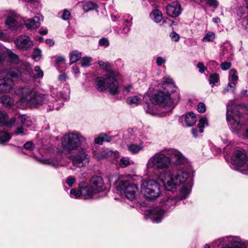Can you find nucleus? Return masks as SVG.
Instances as JSON below:
<instances>
[{"label": "nucleus", "mask_w": 248, "mask_h": 248, "mask_svg": "<svg viewBox=\"0 0 248 248\" xmlns=\"http://www.w3.org/2000/svg\"><path fill=\"white\" fill-rule=\"evenodd\" d=\"M146 166L148 170H161L164 172L159 175V178L168 191L175 190L178 186L187 180L189 176L188 173L184 170L166 171L170 166V159L167 155L165 149L151 156Z\"/></svg>", "instance_id": "obj_1"}, {"label": "nucleus", "mask_w": 248, "mask_h": 248, "mask_svg": "<svg viewBox=\"0 0 248 248\" xmlns=\"http://www.w3.org/2000/svg\"><path fill=\"white\" fill-rule=\"evenodd\" d=\"M161 86L163 91L152 95L150 100L153 104L165 109L162 112H169L174 108L179 100V93L177 92V88L172 79L169 77L162 78Z\"/></svg>", "instance_id": "obj_2"}, {"label": "nucleus", "mask_w": 248, "mask_h": 248, "mask_svg": "<svg viewBox=\"0 0 248 248\" xmlns=\"http://www.w3.org/2000/svg\"><path fill=\"white\" fill-rule=\"evenodd\" d=\"M16 93L20 98L19 103L23 106L38 107L46 102V97L44 94L28 88H20L16 91Z\"/></svg>", "instance_id": "obj_3"}, {"label": "nucleus", "mask_w": 248, "mask_h": 248, "mask_svg": "<svg viewBox=\"0 0 248 248\" xmlns=\"http://www.w3.org/2000/svg\"><path fill=\"white\" fill-rule=\"evenodd\" d=\"M180 202L178 196H166L160 202V206L148 211L151 220L154 222L158 223L164 217L166 211L175 207Z\"/></svg>", "instance_id": "obj_4"}, {"label": "nucleus", "mask_w": 248, "mask_h": 248, "mask_svg": "<svg viewBox=\"0 0 248 248\" xmlns=\"http://www.w3.org/2000/svg\"><path fill=\"white\" fill-rule=\"evenodd\" d=\"M81 187L82 194L90 199H92L94 194L104 191L106 188L103 179L98 176H92L90 179L89 184L81 182Z\"/></svg>", "instance_id": "obj_5"}, {"label": "nucleus", "mask_w": 248, "mask_h": 248, "mask_svg": "<svg viewBox=\"0 0 248 248\" xmlns=\"http://www.w3.org/2000/svg\"><path fill=\"white\" fill-rule=\"evenodd\" d=\"M238 107L232 105L227 107L226 119L232 131L240 134L246 130L248 138V128L246 130L244 125L240 122L239 116L237 113Z\"/></svg>", "instance_id": "obj_6"}, {"label": "nucleus", "mask_w": 248, "mask_h": 248, "mask_svg": "<svg viewBox=\"0 0 248 248\" xmlns=\"http://www.w3.org/2000/svg\"><path fill=\"white\" fill-rule=\"evenodd\" d=\"M140 187L141 193L149 200H155L161 195L160 186L154 180H142Z\"/></svg>", "instance_id": "obj_7"}, {"label": "nucleus", "mask_w": 248, "mask_h": 248, "mask_svg": "<svg viewBox=\"0 0 248 248\" xmlns=\"http://www.w3.org/2000/svg\"><path fill=\"white\" fill-rule=\"evenodd\" d=\"M85 141L86 139L80 133H70L63 136L62 144L64 151L71 153L78 150L81 143Z\"/></svg>", "instance_id": "obj_8"}, {"label": "nucleus", "mask_w": 248, "mask_h": 248, "mask_svg": "<svg viewBox=\"0 0 248 248\" xmlns=\"http://www.w3.org/2000/svg\"><path fill=\"white\" fill-rule=\"evenodd\" d=\"M247 159L246 155L243 152L235 151L232 156L231 163L234 169L239 170L245 174H248V164H246Z\"/></svg>", "instance_id": "obj_9"}, {"label": "nucleus", "mask_w": 248, "mask_h": 248, "mask_svg": "<svg viewBox=\"0 0 248 248\" xmlns=\"http://www.w3.org/2000/svg\"><path fill=\"white\" fill-rule=\"evenodd\" d=\"M116 188L118 192L120 194H124L126 198L130 201L135 199L136 194L137 192V187L134 184H130L126 181H120Z\"/></svg>", "instance_id": "obj_10"}, {"label": "nucleus", "mask_w": 248, "mask_h": 248, "mask_svg": "<svg viewBox=\"0 0 248 248\" xmlns=\"http://www.w3.org/2000/svg\"><path fill=\"white\" fill-rule=\"evenodd\" d=\"M69 159L72 162V164L76 167L80 168L86 166L89 163L90 156L81 149L78 153L76 155H71Z\"/></svg>", "instance_id": "obj_11"}, {"label": "nucleus", "mask_w": 248, "mask_h": 248, "mask_svg": "<svg viewBox=\"0 0 248 248\" xmlns=\"http://www.w3.org/2000/svg\"><path fill=\"white\" fill-rule=\"evenodd\" d=\"M116 74L113 71L108 72L107 78V90L111 95L119 93V83L116 78Z\"/></svg>", "instance_id": "obj_12"}, {"label": "nucleus", "mask_w": 248, "mask_h": 248, "mask_svg": "<svg viewBox=\"0 0 248 248\" xmlns=\"http://www.w3.org/2000/svg\"><path fill=\"white\" fill-rule=\"evenodd\" d=\"M165 150L167 155L170 159V163L172 161L175 164L181 165L186 161L185 157L178 150L166 148Z\"/></svg>", "instance_id": "obj_13"}, {"label": "nucleus", "mask_w": 248, "mask_h": 248, "mask_svg": "<svg viewBox=\"0 0 248 248\" xmlns=\"http://www.w3.org/2000/svg\"><path fill=\"white\" fill-rule=\"evenodd\" d=\"M15 44L17 49L22 50H27L33 46V42L26 35L18 36L15 41Z\"/></svg>", "instance_id": "obj_14"}, {"label": "nucleus", "mask_w": 248, "mask_h": 248, "mask_svg": "<svg viewBox=\"0 0 248 248\" xmlns=\"http://www.w3.org/2000/svg\"><path fill=\"white\" fill-rule=\"evenodd\" d=\"M222 239L224 242H228L222 248H245L242 240L239 237L230 236L224 237Z\"/></svg>", "instance_id": "obj_15"}, {"label": "nucleus", "mask_w": 248, "mask_h": 248, "mask_svg": "<svg viewBox=\"0 0 248 248\" xmlns=\"http://www.w3.org/2000/svg\"><path fill=\"white\" fill-rule=\"evenodd\" d=\"M166 12L168 15L170 17L178 16L182 12L180 4L178 1L171 2L167 6Z\"/></svg>", "instance_id": "obj_16"}, {"label": "nucleus", "mask_w": 248, "mask_h": 248, "mask_svg": "<svg viewBox=\"0 0 248 248\" xmlns=\"http://www.w3.org/2000/svg\"><path fill=\"white\" fill-rule=\"evenodd\" d=\"M14 85L13 80L9 77L0 79V93L9 92Z\"/></svg>", "instance_id": "obj_17"}, {"label": "nucleus", "mask_w": 248, "mask_h": 248, "mask_svg": "<svg viewBox=\"0 0 248 248\" xmlns=\"http://www.w3.org/2000/svg\"><path fill=\"white\" fill-rule=\"evenodd\" d=\"M15 121L16 118L14 117L8 120L7 114L3 111H0V126L11 127L15 122Z\"/></svg>", "instance_id": "obj_18"}, {"label": "nucleus", "mask_w": 248, "mask_h": 248, "mask_svg": "<svg viewBox=\"0 0 248 248\" xmlns=\"http://www.w3.org/2000/svg\"><path fill=\"white\" fill-rule=\"evenodd\" d=\"M18 18L13 16H8L5 21L6 25L12 30H16L21 26L18 22Z\"/></svg>", "instance_id": "obj_19"}, {"label": "nucleus", "mask_w": 248, "mask_h": 248, "mask_svg": "<svg viewBox=\"0 0 248 248\" xmlns=\"http://www.w3.org/2000/svg\"><path fill=\"white\" fill-rule=\"evenodd\" d=\"M25 24L28 29H36L40 26V18L35 16L32 18L28 19L25 21Z\"/></svg>", "instance_id": "obj_20"}, {"label": "nucleus", "mask_w": 248, "mask_h": 248, "mask_svg": "<svg viewBox=\"0 0 248 248\" xmlns=\"http://www.w3.org/2000/svg\"><path fill=\"white\" fill-rule=\"evenodd\" d=\"M95 83L99 92H103L107 90V78L102 77H97L95 80Z\"/></svg>", "instance_id": "obj_21"}, {"label": "nucleus", "mask_w": 248, "mask_h": 248, "mask_svg": "<svg viewBox=\"0 0 248 248\" xmlns=\"http://www.w3.org/2000/svg\"><path fill=\"white\" fill-rule=\"evenodd\" d=\"M128 150L132 154L139 153L140 151L144 149L143 142H140L139 144L132 143L127 146Z\"/></svg>", "instance_id": "obj_22"}, {"label": "nucleus", "mask_w": 248, "mask_h": 248, "mask_svg": "<svg viewBox=\"0 0 248 248\" xmlns=\"http://www.w3.org/2000/svg\"><path fill=\"white\" fill-rule=\"evenodd\" d=\"M36 159L37 161H38L39 163L41 164L47 165H50L54 167L57 166L58 161L59 160V159L58 158V157H55L53 159L36 157Z\"/></svg>", "instance_id": "obj_23"}, {"label": "nucleus", "mask_w": 248, "mask_h": 248, "mask_svg": "<svg viewBox=\"0 0 248 248\" xmlns=\"http://www.w3.org/2000/svg\"><path fill=\"white\" fill-rule=\"evenodd\" d=\"M3 74L6 75L5 77L16 78L21 75L20 71L16 68H10L9 69L5 70L3 71Z\"/></svg>", "instance_id": "obj_24"}, {"label": "nucleus", "mask_w": 248, "mask_h": 248, "mask_svg": "<svg viewBox=\"0 0 248 248\" xmlns=\"http://www.w3.org/2000/svg\"><path fill=\"white\" fill-rule=\"evenodd\" d=\"M197 119L195 115L192 112L187 113L185 116V122L186 126H191L196 122Z\"/></svg>", "instance_id": "obj_25"}, {"label": "nucleus", "mask_w": 248, "mask_h": 248, "mask_svg": "<svg viewBox=\"0 0 248 248\" xmlns=\"http://www.w3.org/2000/svg\"><path fill=\"white\" fill-rule=\"evenodd\" d=\"M150 16L156 23L160 22L162 19V13L158 9H155L151 13Z\"/></svg>", "instance_id": "obj_26"}, {"label": "nucleus", "mask_w": 248, "mask_h": 248, "mask_svg": "<svg viewBox=\"0 0 248 248\" xmlns=\"http://www.w3.org/2000/svg\"><path fill=\"white\" fill-rule=\"evenodd\" d=\"M126 102L128 105L138 106L141 103L142 99L139 96L135 95L127 97Z\"/></svg>", "instance_id": "obj_27"}, {"label": "nucleus", "mask_w": 248, "mask_h": 248, "mask_svg": "<svg viewBox=\"0 0 248 248\" xmlns=\"http://www.w3.org/2000/svg\"><path fill=\"white\" fill-rule=\"evenodd\" d=\"M79 190H77L75 189H72L70 191V194L74 195L75 198H78L81 196L84 199H90V198H87L82 192V188L81 187V182L78 185Z\"/></svg>", "instance_id": "obj_28"}, {"label": "nucleus", "mask_w": 248, "mask_h": 248, "mask_svg": "<svg viewBox=\"0 0 248 248\" xmlns=\"http://www.w3.org/2000/svg\"><path fill=\"white\" fill-rule=\"evenodd\" d=\"M1 102L5 107H9L14 104V99L10 96L4 95L1 97Z\"/></svg>", "instance_id": "obj_29"}, {"label": "nucleus", "mask_w": 248, "mask_h": 248, "mask_svg": "<svg viewBox=\"0 0 248 248\" xmlns=\"http://www.w3.org/2000/svg\"><path fill=\"white\" fill-rule=\"evenodd\" d=\"M190 191V188L189 186L187 185L184 186L180 191V196H178L180 201L185 199L189 194Z\"/></svg>", "instance_id": "obj_30"}, {"label": "nucleus", "mask_w": 248, "mask_h": 248, "mask_svg": "<svg viewBox=\"0 0 248 248\" xmlns=\"http://www.w3.org/2000/svg\"><path fill=\"white\" fill-rule=\"evenodd\" d=\"M70 64H71L76 62L81 58V54L78 51H74L70 53Z\"/></svg>", "instance_id": "obj_31"}, {"label": "nucleus", "mask_w": 248, "mask_h": 248, "mask_svg": "<svg viewBox=\"0 0 248 248\" xmlns=\"http://www.w3.org/2000/svg\"><path fill=\"white\" fill-rule=\"evenodd\" d=\"M208 125V122L206 117H202L199 120L197 127L200 129V132H203V128L205 126Z\"/></svg>", "instance_id": "obj_32"}, {"label": "nucleus", "mask_w": 248, "mask_h": 248, "mask_svg": "<svg viewBox=\"0 0 248 248\" xmlns=\"http://www.w3.org/2000/svg\"><path fill=\"white\" fill-rule=\"evenodd\" d=\"M132 25V22L131 21H129L128 20H126L125 21L124 23V27L123 29H119L117 33L118 34L120 33H127L129 32L130 30V27H131Z\"/></svg>", "instance_id": "obj_33"}, {"label": "nucleus", "mask_w": 248, "mask_h": 248, "mask_svg": "<svg viewBox=\"0 0 248 248\" xmlns=\"http://www.w3.org/2000/svg\"><path fill=\"white\" fill-rule=\"evenodd\" d=\"M219 80V76L218 74L214 73L210 75L209 78V83L213 87L216 83L218 82Z\"/></svg>", "instance_id": "obj_34"}, {"label": "nucleus", "mask_w": 248, "mask_h": 248, "mask_svg": "<svg viewBox=\"0 0 248 248\" xmlns=\"http://www.w3.org/2000/svg\"><path fill=\"white\" fill-rule=\"evenodd\" d=\"M11 136L9 133L4 131H0V143L2 144L9 141Z\"/></svg>", "instance_id": "obj_35"}, {"label": "nucleus", "mask_w": 248, "mask_h": 248, "mask_svg": "<svg viewBox=\"0 0 248 248\" xmlns=\"http://www.w3.org/2000/svg\"><path fill=\"white\" fill-rule=\"evenodd\" d=\"M7 55L10 61L13 63H16L18 61V57L17 55L13 53L10 50L7 51Z\"/></svg>", "instance_id": "obj_36"}, {"label": "nucleus", "mask_w": 248, "mask_h": 248, "mask_svg": "<svg viewBox=\"0 0 248 248\" xmlns=\"http://www.w3.org/2000/svg\"><path fill=\"white\" fill-rule=\"evenodd\" d=\"M20 120L24 126L29 127L32 124V122L25 115L20 116Z\"/></svg>", "instance_id": "obj_37"}, {"label": "nucleus", "mask_w": 248, "mask_h": 248, "mask_svg": "<svg viewBox=\"0 0 248 248\" xmlns=\"http://www.w3.org/2000/svg\"><path fill=\"white\" fill-rule=\"evenodd\" d=\"M92 59L90 57H83L80 61L81 65L82 67H89L90 65Z\"/></svg>", "instance_id": "obj_38"}, {"label": "nucleus", "mask_w": 248, "mask_h": 248, "mask_svg": "<svg viewBox=\"0 0 248 248\" xmlns=\"http://www.w3.org/2000/svg\"><path fill=\"white\" fill-rule=\"evenodd\" d=\"M96 5L92 2H88L85 3L83 6V9L85 12L93 10L96 8Z\"/></svg>", "instance_id": "obj_39"}, {"label": "nucleus", "mask_w": 248, "mask_h": 248, "mask_svg": "<svg viewBox=\"0 0 248 248\" xmlns=\"http://www.w3.org/2000/svg\"><path fill=\"white\" fill-rule=\"evenodd\" d=\"M238 76L236 75V71L234 69H232L229 71V80L231 81L237 82Z\"/></svg>", "instance_id": "obj_40"}, {"label": "nucleus", "mask_w": 248, "mask_h": 248, "mask_svg": "<svg viewBox=\"0 0 248 248\" xmlns=\"http://www.w3.org/2000/svg\"><path fill=\"white\" fill-rule=\"evenodd\" d=\"M34 71L37 73L34 75H33L32 77L34 79L38 78H41L44 76L43 71L41 69L40 67L39 66H36L34 68Z\"/></svg>", "instance_id": "obj_41"}, {"label": "nucleus", "mask_w": 248, "mask_h": 248, "mask_svg": "<svg viewBox=\"0 0 248 248\" xmlns=\"http://www.w3.org/2000/svg\"><path fill=\"white\" fill-rule=\"evenodd\" d=\"M31 57L33 59L35 60H40L42 57L41 50L37 48L34 49Z\"/></svg>", "instance_id": "obj_42"}, {"label": "nucleus", "mask_w": 248, "mask_h": 248, "mask_svg": "<svg viewBox=\"0 0 248 248\" xmlns=\"http://www.w3.org/2000/svg\"><path fill=\"white\" fill-rule=\"evenodd\" d=\"M215 38V34L212 32H208L202 38L203 42H211Z\"/></svg>", "instance_id": "obj_43"}, {"label": "nucleus", "mask_w": 248, "mask_h": 248, "mask_svg": "<svg viewBox=\"0 0 248 248\" xmlns=\"http://www.w3.org/2000/svg\"><path fill=\"white\" fill-rule=\"evenodd\" d=\"M98 64L100 66H101L103 69L106 70L107 71V75L108 74V72L109 71H111L109 70L111 65L110 63L108 62H104L103 61H99L98 62Z\"/></svg>", "instance_id": "obj_44"}, {"label": "nucleus", "mask_w": 248, "mask_h": 248, "mask_svg": "<svg viewBox=\"0 0 248 248\" xmlns=\"http://www.w3.org/2000/svg\"><path fill=\"white\" fill-rule=\"evenodd\" d=\"M119 164L121 167L125 168L127 167L130 164V162L129 158L128 157H122L120 161Z\"/></svg>", "instance_id": "obj_45"}, {"label": "nucleus", "mask_w": 248, "mask_h": 248, "mask_svg": "<svg viewBox=\"0 0 248 248\" xmlns=\"http://www.w3.org/2000/svg\"><path fill=\"white\" fill-rule=\"evenodd\" d=\"M22 69L26 71L27 74L29 75L31 77L32 76L31 74L33 72V70L30 64L26 63L24 64L23 65Z\"/></svg>", "instance_id": "obj_46"}, {"label": "nucleus", "mask_w": 248, "mask_h": 248, "mask_svg": "<svg viewBox=\"0 0 248 248\" xmlns=\"http://www.w3.org/2000/svg\"><path fill=\"white\" fill-rule=\"evenodd\" d=\"M146 112L152 115H156L159 114L153 108V105H147V108H145Z\"/></svg>", "instance_id": "obj_47"}, {"label": "nucleus", "mask_w": 248, "mask_h": 248, "mask_svg": "<svg viewBox=\"0 0 248 248\" xmlns=\"http://www.w3.org/2000/svg\"><path fill=\"white\" fill-rule=\"evenodd\" d=\"M65 59L63 57L59 56L56 57L55 63L57 66L58 67L59 65L64 64Z\"/></svg>", "instance_id": "obj_48"}, {"label": "nucleus", "mask_w": 248, "mask_h": 248, "mask_svg": "<svg viewBox=\"0 0 248 248\" xmlns=\"http://www.w3.org/2000/svg\"><path fill=\"white\" fill-rule=\"evenodd\" d=\"M109 41L108 39L103 38L99 40V45L101 46L107 47L109 46Z\"/></svg>", "instance_id": "obj_49"}, {"label": "nucleus", "mask_w": 248, "mask_h": 248, "mask_svg": "<svg viewBox=\"0 0 248 248\" xmlns=\"http://www.w3.org/2000/svg\"><path fill=\"white\" fill-rule=\"evenodd\" d=\"M75 181L76 179L75 178L72 176H69L67 177L66 183L69 186H72L75 183Z\"/></svg>", "instance_id": "obj_50"}, {"label": "nucleus", "mask_w": 248, "mask_h": 248, "mask_svg": "<svg viewBox=\"0 0 248 248\" xmlns=\"http://www.w3.org/2000/svg\"><path fill=\"white\" fill-rule=\"evenodd\" d=\"M170 36L171 40L173 41L178 42L179 40V38H180L179 35L175 32H171L170 34Z\"/></svg>", "instance_id": "obj_51"}, {"label": "nucleus", "mask_w": 248, "mask_h": 248, "mask_svg": "<svg viewBox=\"0 0 248 248\" xmlns=\"http://www.w3.org/2000/svg\"><path fill=\"white\" fill-rule=\"evenodd\" d=\"M206 110V107L204 103H200L198 104V107H197V110L198 112L201 113H203Z\"/></svg>", "instance_id": "obj_52"}, {"label": "nucleus", "mask_w": 248, "mask_h": 248, "mask_svg": "<svg viewBox=\"0 0 248 248\" xmlns=\"http://www.w3.org/2000/svg\"><path fill=\"white\" fill-rule=\"evenodd\" d=\"M102 135H103V133L100 134L98 135V136L95 139V140H94V143L95 144H99V145H101L103 144V142L104 141H103V140L102 139V136H103Z\"/></svg>", "instance_id": "obj_53"}, {"label": "nucleus", "mask_w": 248, "mask_h": 248, "mask_svg": "<svg viewBox=\"0 0 248 248\" xmlns=\"http://www.w3.org/2000/svg\"><path fill=\"white\" fill-rule=\"evenodd\" d=\"M231 66V63L230 62H223L221 64V68L223 70H227Z\"/></svg>", "instance_id": "obj_54"}, {"label": "nucleus", "mask_w": 248, "mask_h": 248, "mask_svg": "<svg viewBox=\"0 0 248 248\" xmlns=\"http://www.w3.org/2000/svg\"><path fill=\"white\" fill-rule=\"evenodd\" d=\"M197 67L199 68V72L203 73L207 68L204 66V64L202 62H199L197 65Z\"/></svg>", "instance_id": "obj_55"}, {"label": "nucleus", "mask_w": 248, "mask_h": 248, "mask_svg": "<svg viewBox=\"0 0 248 248\" xmlns=\"http://www.w3.org/2000/svg\"><path fill=\"white\" fill-rule=\"evenodd\" d=\"M70 15V12L68 10H64L62 16V18L64 20H67L69 19Z\"/></svg>", "instance_id": "obj_56"}, {"label": "nucleus", "mask_w": 248, "mask_h": 248, "mask_svg": "<svg viewBox=\"0 0 248 248\" xmlns=\"http://www.w3.org/2000/svg\"><path fill=\"white\" fill-rule=\"evenodd\" d=\"M166 62V59L161 57H158L156 58V62L158 66H161Z\"/></svg>", "instance_id": "obj_57"}, {"label": "nucleus", "mask_w": 248, "mask_h": 248, "mask_svg": "<svg viewBox=\"0 0 248 248\" xmlns=\"http://www.w3.org/2000/svg\"><path fill=\"white\" fill-rule=\"evenodd\" d=\"M207 3L210 6L217 7L218 6V2L217 0H208Z\"/></svg>", "instance_id": "obj_58"}, {"label": "nucleus", "mask_w": 248, "mask_h": 248, "mask_svg": "<svg viewBox=\"0 0 248 248\" xmlns=\"http://www.w3.org/2000/svg\"><path fill=\"white\" fill-rule=\"evenodd\" d=\"M15 134L16 135H24L26 134V132L24 130L23 128L21 127H17L15 132Z\"/></svg>", "instance_id": "obj_59"}, {"label": "nucleus", "mask_w": 248, "mask_h": 248, "mask_svg": "<svg viewBox=\"0 0 248 248\" xmlns=\"http://www.w3.org/2000/svg\"><path fill=\"white\" fill-rule=\"evenodd\" d=\"M102 136H103L102 139L103 140V141H106V142H109L111 141L112 138L111 137L108 136L106 134L103 133Z\"/></svg>", "instance_id": "obj_60"}, {"label": "nucleus", "mask_w": 248, "mask_h": 248, "mask_svg": "<svg viewBox=\"0 0 248 248\" xmlns=\"http://www.w3.org/2000/svg\"><path fill=\"white\" fill-rule=\"evenodd\" d=\"M43 149L44 150H46V152L48 153L49 154H50V153L53 152V151H54V149L52 148V147L50 145H48V146H44Z\"/></svg>", "instance_id": "obj_61"}, {"label": "nucleus", "mask_w": 248, "mask_h": 248, "mask_svg": "<svg viewBox=\"0 0 248 248\" xmlns=\"http://www.w3.org/2000/svg\"><path fill=\"white\" fill-rule=\"evenodd\" d=\"M67 79L68 77L65 73H62L59 75V79L62 82L65 81Z\"/></svg>", "instance_id": "obj_62"}, {"label": "nucleus", "mask_w": 248, "mask_h": 248, "mask_svg": "<svg viewBox=\"0 0 248 248\" xmlns=\"http://www.w3.org/2000/svg\"><path fill=\"white\" fill-rule=\"evenodd\" d=\"M24 147L26 149H32L33 144L31 141H28L24 144Z\"/></svg>", "instance_id": "obj_63"}, {"label": "nucleus", "mask_w": 248, "mask_h": 248, "mask_svg": "<svg viewBox=\"0 0 248 248\" xmlns=\"http://www.w3.org/2000/svg\"><path fill=\"white\" fill-rule=\"evenodd\" d=\"M132 89H133V87L131 85H129L126 86H124V92H125L127 93H131Z\"/></svg>", "instance_id": "obj_64"}]
</instances>
